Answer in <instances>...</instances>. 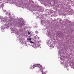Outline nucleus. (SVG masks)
Listing matches in <instances>:
<instances>
[{"instance_id":"1","label":"nucleus","mask_w":74,"mask_h":74,"mask_svg":"<svg viewBox=\"0 0 74 74\" xmlns=\"http://www.w3.org/2000/svg\"><path fill=\"white\" fill-rule=\"evenodd\" d=\"M62 36V32L59 31L58 33V37L59 38H61Z\"/></svg>"},{"instance_id":"2","label":"nucleus","mask_w":74,"mask_h":74,"mask_svg":"<svg viewBox=\"0 0 74 74\" xmlns=\"http://www.w3.org/2000/svg\"><path fill=\"white\" fill-rule=\"evenodd\" d=\"M18 25H22L21 26H24V25H25V24H24L23 23V22H22V21H21L20 23H18Z\"/></svg>"},{"instance_id":"3","label":"nucleus","mask_w":74,"mask_h":74,"mask_svg":"<svg viewBox=\"0 0 74 74\" xmlns=\"http://www.w3.org/2000/svg\"><path fill=\"white\" fill-rule=\"evenodd\" d=\"M12 30L13 31V32H16V31H17V29L14 27L13 28Z\"/></svg>"},{"instance_id":"4","label":"nucleus","mask_w":74,"mask_h":74,"mask_svg":"<svg viewBox=\"0 0 74 74\" xmlns=\"http://www.w3.org/2000/svg\"><path fill=\"white\" fill-rule=\"evenodd\" d=\"M38 68H42V66L40 64H38Z\"/></svg>"},{"instance_id":"5","label":"nucleus","mask_w":74,"mask_h":74,"mask_svg":"<svg viewBox=\"0 0 74 74\" xmlns=\"http://www.w3.org/2000/svg\"><path fill=\"white\" fill-rule=\"evenodd\" d=\"M30 43H31V44H34V42H33L32 41H30Z\"/></svg>"},{"instance_id":"6","label":"nucleus","mask_w":74,"mask_h":74,"mask_svg":"<svg viewBox=\"0 0 74 74\" xmlns=\"http://www.w3.org/2000/svg\"><path fill=\"white\" fill-rule=\"evenodd\" d=\"M35 33L36 34L38 33V31H37V30H36L35 31Z\"/></svg>"},{"instance_id":"7","label":"nucleus","mask_w":74,"mask_h":74,"mask_svg":"<svg viewBox=\"0 0 74 74\" xmlns=\"http://www.w3.org/2000/svg\"><path fill=\"white\" fill-rule=\"evenodd\" d=\"M42 74H46V73H45L44 72H42Z\"/></svg>"},{"instance_id":"8","label":"nucleus","mask_w":74,"mask_h":74,"mask_svg":"<svg viewBox=\"0 0 74 74\" xmlns=\"http://www.w3.org/2000/svg\"><path fill=\"white\" fill-rule=\"evenodd\" d=\"M38 64H35V67H38Z\"/></svg>"},{"instance_id":"9","label":"nucleus","mask_w":74,"mask_h":74,"mask_svg":"<svg viewBox=\"0 0 74 74\" xmlns=\"http://www.w3.org/2000/svg\"><path fill=\"white\" fill-rule=\"evenodd\" d=\"M32 39V38H27V40H31Z\"/></svg>"},{"instance_id":"10","label":"nucleus","mask_w":74,"mask_h":74,"mask_svg":"<svg viewBox=\"0 0 74 74\" xmlns=\"http://www.w3.org/2000/svg\"><path fill=\"white\" fill-rule=\"evenodd\" d=\"M32 67L33 68H34V67H35V65H33L32 66Z\"/></svg>"},{"instance_id":"11","label":"nucleus","mask_w":74,"mask_h":74,"mask_svg":"<svg viewBox=\"0 0 74 74\" xmlns=\"http://www.w3.org/2000/svg\"><path fill=\"white\" fill-rule=\"evenodd\" d=\"M59 22H61V21H62V20L61 19H60L59 20Z\"/></svg>"},{"instance_id":"12","label":"nucleus","mask_w":74,"mask_h":74,"mask_svg":"<svg viewBox=\"0 0 74 74\" xmlns=\"http://www.w3.org/2000/svg\"><path fill=\"white\" fill-rule=\"evenodd\" d=\"M30 32H28V35H30Z\"/></svg>"},{"instance_id":"13","label":"nucleus","mask_w":74,"mask_h":74,"mask_svg":"<svg viewBox=\"0 0 74 74\" xmlns=\"http://www.w3.org/2000/svg\"><path fill=\"white\" fill-rule=\"evenodd\" d=\"M1 30H4V29H3V28H1Z\"/></svg>"},{"instance_id":"14","label":"nucleus","mask_w":74,"mask_h":74,"mask_svg":"<svg viewBox=\"0 0 74 74\" xmlns=\"http://www.w3.org/2000/svg\"><path fill=\"white\" fill-rule=\"evenodd\" d=\"M28 38H31V36H28Z\"/></svg>"},{"instance_id":"15","label":"nucleus","mask_w":74,"mask_h":74,"mask_svg":"<svg viewBox=\"0 0 74 74\" xmlns=\"http://www.w3.org/2000/svg\"><path fill=\"white\" fill-rule=\"evenodd\" d=\"M5 14L6 15H7L8 14V12H6Z\"/></svg>"},{"instance_id":"16","label":"nucleus","mask_w":74,"mask_h":74,"mask_svg":"<svg viewBox=\"0 0 74 74\" xmlns=\"http://www.w3.org/2000/svg\"><path fill=\"white\" fill-rule=\"evenodd\" d=\"M42 69H40V71H42Z\"/></svg>"},{"instance_id":"17","label":"nucleus","mask_w":74,"mask_h":74,"mask_svg":"<svg viewBox=\"0 0 74 74\" xmlns=\"http://www.w3.org/2000/svg\"><path fill=\"white\" fill-rule=\"evenodd\" d=\"M1 8V5H0V8Z\"/></svg>"},{"instance_id":"18","label":"nucleus","mask_w":74,"mask_h":74,"mask_svg":"<svg viewBox=\"0 0 74 74\" xmlns=\"http://www.w3.org/2000/svg\"><path fill=\"white\" fill-rule=\"evenodd\" d=\"M2 21H4L3 20H1Z\"/></svg>"},{"instance_id":"19","label":"nucleus","mask_w":74,"mask_h":74,"mask_svg":"<svg viewBox=\"0 0 74 74\" xmlns=\"http://www.w3.org/2000/svg\"><path fill=\"white\" fill-rule=\"evenodd\" d=\"M35 48H36V47Z\"/></svg>"}]
</instances>
